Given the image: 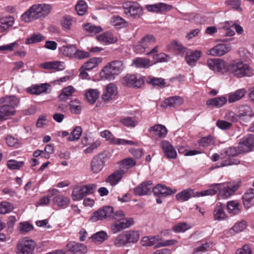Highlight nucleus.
<instances>
[{"label": "nucleus", "mask_w": 254, "mask_h": 254, "mask_svg": "<svg viewBox=\"0 0 254 254\" xmlns=\"http://www.w3.org/2000/svg\"><path fill=\"white\" fill-rule=\"evenodd\" d=\"M226 67L227 71L236 78L250 77L254 75V70L248 64L240 60L232 61Z\"/></svg>", "instance_id": "1"}, {"label": "nucleus", "mask_w": 254, "mask_h": 254, "mask_svg": "<svg viewBox=\"0 0 254 254\" xmlns=\"http://www.w3.org/2000/svg\"><path fill=\"white\" fill-rule=\"evenodd\" d=\"M50 9L51 6L49 4H34L22 14L21 19L25 22H30L47 16L50 12Z\"/></svg>", "instance_id": "2"}, {"label": "nucleus", "mask_w": 254, "mask_h": 254, "mask_svg": "<svg viewBox=\"0 0 254 254\" xmlns=\"http://www.w3.org/2000/svg\"><path fill=\"white\" fill-rule=\"evenodd\" d=\"M124 68V64L122 61L111 62L103 68L100 72V77L104 79L113 80L116 75L122 71Z\"/></svg>", "instance_id": "3"}, {"label": "nucleus", "mask_w": 254, "mask_h": 254, "mask_svg": "<svg viewBox=\"0 0 254 254\" xmlns=\"http://www.w3.org/2000/svg\"><path fill=\"white\" fill-rule=\"evenodd\" d=\"M243 152L240 150L239 145H238L237 148L234 147H229L220 154V158L222 159L221 166L224 167L239 164L240 161L237 159H234L233 157Z\"/></svg>", "instance_id": "4"}, {"label": "nucleus", "mask_w": 254, "mask_h": 254, "mask_svg": "<svg viewBox=\"0 0 254 254\" xmlns=\"http://www.w3.org/2000/svg\"><path fill=\"white\" fill-rule=\"evenodd\" d=\"M36 243L32 239L25 237L17 242L16 246V254H34Z\"/></svg>", "instance_id": "5"}, {"label": "nucleus", "mask_w": 254, "mask_h": 254, "mask_svg": "<svg viewBox=\"0 0 254 254\" xmlns=\"http://www.w3.org/2000/svg\"><path fill=\"white\" fill-rule=\"evenodd\" d=\"M96 188L94 184L77 186L72 190V198L74 201L81 200L85 196L94 193Z\"/></svg>", "instance_id": "6"}, {"label": "nucleus", "mask_w": 254, "mask_h": 254, "mask_svg": "<svg viewBox=\"0 0 254 254\" xmlns=\"http://www.w3.org/2000/svg\"><path fill=\"white\" fill-rule=\"evenodd\" d=\"M19 99L15 96H5L0 98L1 107L10 116L15 113V108L19 104Z\"/></svg>", "instance_id": "7"}, {"label": "nucleus", "mask_w": 254, "mask_h": 254, "mask_svg": "<svg viewBox=\"0 0 254 254\" xmlns=\"http://www.w3.org/2000/svg\"><path fill=\"white\" fill-rule=\"evenodd\" d=\"M49 196L52 197L53 205L62 208L67 207L70 202V198L60 194L59 190L53 189L49 190Z\"/></svg>", "instance_id": "8"}, {"label": "nucleus", "mask_w": 254, "mask_h": 254, "mask_svg": "<svg viewBox=\"0 0 254 254\" xmlns=\"http://www.w3.org/2000/svg\"><path fill=\"white\" fill-rule=\"evenodd\" d=\"M156 42L153 35L147 34L143 36L134 46V51L137 54H142L148 51L150 46Z\"/></svg>", "instance_id": "9"}, {"label": "nucleus", "mask_w": 254, "mask_h": 254, "mask_svg": "<svg viewBox=\"0 0 254 254\" xmlns=\"http://www.w3.org/2000/svg\"><path fill=\"white\" fill-rule=\"evenodd\" d=\"M124 13L128 17L137 18L142 14V8L138 3L127 2L123 6Z\"/></svg>", "instance_id": "10"}, {"label": "nucleus", "mask_w": 254, "mask_h": 254, "mask_svg": "<svg viewBox=\"0 0 254 254\" xmlns=\"http://www.w3.org/2000/svg\"><path fill=\"white\" fill-rule=\"evenodd\" d=\"M100 135L105 138L106 140L109 141L110 143L117 145H137L136 142H133L131 140H126L120 138H115L111 132L108 130H105L100 132Z\"/></svg>", "instance_id": "11"}, {"label": "nucleus", "mask_w": 254, "mask_h": 254, "mask_svg": "<svg viewBox=\"0 0 254 254\" xmlns=\"http://www.w3.org/2000/svg\"><path fill=\"white\" fill-rule=\"evenodd\" d=\"M222 185L220 188L218 198L219 199L226 198L233 194V193L238 189L239 186L234 183H225L221 184Z\"/></svg>", "instance_id": "12"}, {"label": "nucleus", "mask_w": 254, "mask_h": 254, "mask_svg": "<svg viewBox=\"0 0 254 254\" xmlns=\"http://www.w3.org/2000/svg\"><path fill=\"white\" fill-rule=\"evenodd\" d=\"M113 208L112 206H107L95 211L90 219L92 222H96L99 220H102L108 217L113 218Z\"/></svg>", "instance_id": "13"}, {"label": "nucleus", "mask_w": 254, "mask_h": 254, "mask_svg": "<svg viewBox=\"0 0 254 254\" xmlns=\"http://www.w3.org/2000/svg\"><path fill=\"white\" fill-rule=\"evenodd\" d=\"M107 157V152L104 151L93 157L91 162V169L94 173H98L103 168L104 160Z\"/></svg>", "instance_id": "14"}, {"label": "nucleus", "mask_w": 254, "mask_h": 254, "mask_svg": "<svg viewBox=\"0 0 254 254\" xmlns=\"http://www.w3.org/2000/svg\"><path fill=\"white\" fill-rule=\"evenodd\" d=\"M143 83L142 77L134 74H127L122 79V83L128 87H140Z\"/></svg>", "instance_id": "15"}, {"label": "nucleus", "mask_w": 254, "mask_h": 254, "mask_svg": "<svg viewBox=\"0 0 254 254\" xmlns=\"http://www.w3.org/2000/svg\"><path fill=\"white\" fill-rule=\"evenodd\" d=\"M239 145L243 153L251 151L254 148V135L248 134L241 139Z\"/></svg>", "instance_id": "16"}, {"label": "nucleus", "mask_w": 254, "mask_h": 254, "mask_svg": "<svg viewBox=\"0 0 254 254\" xmlns=\"http://www.w3.org/2000/svg\"><path fill=\"white\" fill-rule=\"evenodd\" d=\"M153 183L149 180L143 182L134 189V193L137 195H145L150 194L152 190Z\"/></svg>", "instance_id": "17"}, {"label": "nucleus", "mask_w": 254, "mask_h": 254, "mask_svg": "<svg viewBox=\"0 0 254 254\" xmlns=\"http://www.w3.org/2000/svg\"><path fill=\"white\" fill-rule=\"evenodd\" d=\"M164 155L168 159H174L177 157V153L174 146L167 140H163L160 143Z\"/></svg>", "instance_id": "18"}, {"label": "nucleus", "mask_w": 254, "mask_h": 254, "mask_svg": "<svg viewBox=\"0 0 254 254\" xmlns=\"http://www.w3.org/2000/svg\"><path fill=\"white\" fill-rule=\"evenodd\" d=\"M231 50V47L227 44H217L214 47L208 50L206 54L212 56H222Z\"/></svg>", "instance_id": "19"}, {"label": "nucleus", "mask_w": 254, "mask_h": 254, "mask_svg": "<svg viewBox=\"0 0 254 254\" xmlns=\"http://www.w3.org/2000/svg\"><path fill=\"white\" fill-rule=\"evenodd\" d=\"M148 131L152 136L155 138H164L167 133L166 127L161 124L155 125L148 129Z\"/></svg>", "instance_id": "20"}, {"label": "nucleus", "mask_w": 254, "mask_h": 254, "mask_svg": "<svg viewBox=\"0 0 254 254\" xmlns=\"http://www.w3.org/2000/svg\"><path fill=\"white\" fill-rule=\"evenodd\" d=\"M152 191L154 195L158 196H166L175 193L176 189H172L169 187L159 184L152 189Z\"/></svg>", "instance_id": "21"}, {"label": "nucleus", "mask_w": 254, "mask_h": 254, "mask_svg": "<svg viewBox=\"0 0 254 254\" xmlns=\"http://www.w3.org/2000/svg\"><path fill=\"white\" fill-rule=\"evenodd\" d=\"M134 223L133 219L132 218H129L127 219H123L119 221V222L112 225V231L113 233L116 234L121 231L123 229L128 228Z\"/></svg>", "instance_id": "22"}, {"label": "nucleus", "mask_w": 254, "mask_h": 254, "mask_svg": "<svg viewBox=\"0 0 254 254\" xmlns=\"http://www.w3.org/2000/svg\"><path fill=\"white\" fill-rule=\"evenodd\" d=\"M66 250L73 253L85 254L87 248L82 244L70 242L66 246Z\"/></svg>", "instance_id": "23"}, {"label": "nucleus", "mask_w": 254, "mask_h": 254, "mask_svg": "<svg viewBox=\"0 0 254 254\" xmlns=\"http://www.w3.org/2000/svg\"><path fill=\"white\" fill-rule=\"evenodd\" d=\"M207 65L210 69L215 72H220L225 67V63L221 59H208Z\"/></svg>", "instance_id": "24"}, {"label": "nucleus", "mask_w": 254, "mask_h": 254, "mask_svg": "<svg viewBox=\"0 0 254 254\" xmlns=\"http://www.w3.org/2000/svg\"><path fill=\"white\" fill-rule=\"evenodd\" d=\"M15 19L13 16H0V31L5 32L13 26Z\"/></svg>", "instance_id": "25"}, {"label": "nucleus", "mask_w": 254, "mask_h": 254, "mask_svg": "<svg viewBox=\"0 0 254 254\" xmlns=\"http://www.w3.org/2000/svg\"><path fill=\"white\" fill-rule=\"evenodd\" d=\"M238 117L239 120H245L254 116V113L252 108L247 105L239 107Z\"/></svg>", "instance_id": "26"}, {"label": "nucleus", "mask_w": 254, "mask_h": 254, "mask_svg": "<svg viewBox=\"0 0 254 254\" xmlns=\"http://www.w3.org/2000/svg\"><path fill=\"white\" fill-rule=\"evenodd\" d=\"M221 184H213L209 185V189L204 190L201 191L195 192L196 197L204 196L207 195H213L216 194L218 190H220Z\"/></svg>", "instance_id": "27"}, {"label": "nucleus", "mask_w": 254, "mask_h": 254, "mask_svg": "<svg viewBox=\"0 0 254 254\" xmlns=\"http://www.w3.org/2000/svg\"><path fill=\"white\" fill-rule=\"evenodd\" d=\"M117 93V88L116 85L113 83H110L106 87L102 95V99L104 100L112 99L116 96Z\"/></svg>", "instance_id": "28"}, {"label": "nucleus", "mask_w": 254, "mask_h": 254, "mask_svg": "<svg viewBox=\"0 0 254 254\" xmlns=\"http://www.w3.org/2000/svg\"><path fill=\"white\" fill-rule=\"evenodd\" d=\"M41 66L44 69H54L56 71L63 70L65 68L64 63L60 61L46 62L41 64Z\"/></svg>", "instance_id": "29"}, {"label": "nucleus", "mask_w": 254, "mask_h": 254, "mask_svg": "<svg viewBox=\"0 0 254 254\" xmlns=\"http://www.w3.org/2000/svg\"><path fill=\"white\" fill-rule=\"evenodd\" d=\"M96 39L104 44H113L117 41V38L110 32H105L97 36Z\"/></svg>", "instance_id": "30"}, {"label": "nucleus", "mask_w": 254, "mask_h": 254, "mask_svg": "<svg viewBox=\"0 0 254 254\" xmlns=\"http://www.w3.org/2000/svg\"><path fill=\"white\" fill-rule=\"evenodd\" d=\"M192 197H196L195 196V192L191 189L185 190L178 193L176 195V199L180 202H184L187 201Z\"/></svg>", "instance_id": "31"}, {"label": "nucleus", "mask_w": 254, "mask_h": 254, "mask_svg": "<svg viewBox=\"0 0 254 254\" xmlns=\"http://www.w3.org/2000/svg\"><path fill=\"white\" fill-rule=\"evenodd\" d=\"M124 173L125 172L123 170H117L109 176L106 179V182L110 183L112 186H115L121 180Z\"/></svg>", "instance_id": "32"}, {"label": "nucleus", "mask_w": 254, "mask_h": 254, "mask_svg": "<svg viewBox=\"0 0 254 254\" xmlns=\"http://www.w3.org/2000/svg\"><path fill=\"white\" fill-rule=\"evenodd\" d=\"M201 56V52L200 51H191L187 53L186 57V61L190 66H194Z\"/></svg>", "instance_id": "33"}, {"label": "nucleus", "mask_w": 254, "mask_h": 254, "mask_svg": "<svg viewBox=\"0 0 254 254\" xmlns=\"http://www.w3.org/2000/svg\"><path fill=\"white\" fill-rule=\"evenodd\" d=\"M183 99L179 96H176L166 99L163 102V105L166 107L176 108L183 103Z\"/></svg>", "instance_id": "34"}, {"label": "nucleus", "mask_w": 254, "mask_h": 254, "mask_svg": "<svg viewBox=\"0 0 254 254\" xmlns=\"http://www.w3.org/2000/svg\"><path fill=\"white\" fill-rule=\"evenodd\" d=\"M243 203L247 208H250L254 204V190L252 189L248 190L243 196Z\"/></svg>", "instance_id": "35"}, {"label": "nucleus", "mask_w": 254, "mask_h": 254, "mask_svg": "<svg viewBox=\"0 0 254 254\" xmlns=\"http://www.w3.org/2000/svg\"><path fill=\"white\" fill-rule=\"evenodd\" d=\"M247 92L245 88L239 89L228 95V102L232 103L242 99Z\"/></svg>", "instance_id": "36"}, {"label": "nucleus", "mask_w": 254, "mask_h": 254, "mask_svg": "<svg viewBox=\"0 0 254 254\" xmlns=\"http://www.w3.org/2000/svg\"><path fill=\"white\" fill-rule=\"evenodd\" d=\"M227 102V98L224 96H219L211 98L206 101L207 106H211L216 108H220Z\"/></svg>", "instance_id": "37"}, {"label": "nucleus", "mask_w": 254, "mask_h": 254, "mask_svg": "<svg viewBox=\"0 0 254 254\" xmlns=\"http://www.w3.org/2000/svg\"><path fill=\"white\" fill-rule=\"evenodd\" d=\"M160 240L161 238L158 235L152 237L145 236L142 238L140 243L142 246L150 247L156 245Z\"/></svg>", "instance_id": "38"}, {"label": "nucleus", "mask_w": 254, "mask_h": 254, "mask_svg": "<svg viewBox=\"0 0 254 254\" xmlns=\"http://www.w3.org/2000/svg\"><path fill=\"white\" fill-rule=\"evenodd\" d=\"M48 86L49 85L47 83L36 85L32 87L28 88L27 91L32 94L39 95L46 92Z\"/></svg>", "instance_id": "39"}, {"label": "nucleus", "mask_w": 254, "mask_h": 254, "mask_svg": "<svg viewBox=\"0 0 254 254\" xmlns=\"http://www.w3.org/2000/svg\"><path fill=\"white\" fill-rule=\"evenodd\" d=\"M214 218L216 220H222L225 219L226 215L224 211V207L222 203L216 204L213 212Z\"/></svg>", "instance_id": "40"}, {"label": "nucleus", "mask_w": 254, "mask_h": 254, "mask_svg": "<svg viewBox=\"0 0 254 254\" xmlns=\"http://www.w3.org/2000/svg\"><path fill=\"white\" fill-rule=\"evenodd\" d=\"M101 62V58H91L83 64L81 69L90 70L96 67Z\"/></svg>", "instance_id": "41"}, {"label": "nucleus", "mask_w": 254, "mask_h": 254, "mask_svg": "<svg viewBox=\"0 0 254 254\" xmlns=\"http://www.w3.org/2000/svg\"><path fill=\"white\" fill-rule=\"evenodd\" d=\"M167 48L168 50H174L179 54L183 55L186 52V49L183 46L181 43L174 40L168 44Z\"/></svg>", "instance_id": "42"}, {"label": "nucleus", "mask_w": 254, "mask_h": 254, "mask_svg": "<svg viewBox=\"0 0 254 254\" xmlns=\"http://www.w3.org/2000/svg\"><path fill=\"white\" fill-rule=\"evenodd\" d=\"M124 233L128 244H134L136 243L139 239L140 235L138 231L129 230L126 231Z\"/></svg>", "instance_id": "43"}, {"label": "nucleus", "mask_w": 254, "mask_h": 254, "mask_svg": "<svg viewBox=\"0 0 254 254\" xmlns=\"http://www.w3.org/2000/svg\"><path fill=\"white\" fill-rule=\"evenodd\" d=\"M74 90V88L72 86H68L64 88L59 95L60 100L64 101L69 99L72 96Z\"/></svg>", "instance_id": "44"}, {"label": "nucleus", "mask_w": 254, "mask_h": 254, "mask_svg": "<svg viewBox=\"0 0 254 254\" xmlns=\"http://www.w3.org/2000/svg\"><path fill=\"white\" fill-rule=\"evenodd\" d=\"M76 47L75 45H68L62 46L60 48L59 50L60 53L63 55L69 57H73Z\"/></svg>", "instance_id": "45"}, {"label": "nucleus", "mask_w": 254, "mask_h": 254, "mask_svg": "<svg viewBox=\"0 0 254 254\" xmlns=\"http://www.w3.org/2000/svg\"><path fill=\"white\" fill-rule=\"evenodd\" d=\"M133 64L138 68H148L150 66V61L143 58H136L133 60Z\"/></svg>", "instance_id": "46"}, {"label": "nucleus", "mask_w": 254, "mask_h": 254, "mask_svg": "<svg viewBox=\"0 0 254 254\" xmlns=\"http://www.w3.org/2000/svg\"><path fill=\"white\" fill-rule=\"evenodd\" d=\"M99 92L97 89H90L85 93L87 101L93 104L99 97Z\"/></svg>", "instance_id": "47"}, {"label": "nucleus", "mask_w": 254, "mask_h": 254, "mask_svg": "<svg viewBox=\"0 0 254 254\" xmlns=\"http://www.w3.org/2000/svg\"><path fill=\"white\" fill-rule=\"evenodd\" d=\"M168 6H170L164 3H159L154 4L146 5L145 7L150 12H158L167 9V7Z\"/></svg>", "instance_id": "48"}, {"label": "nucleus", "mask_w": 254, "mask_h": 254, "mask_svg": "<svg viewBox=\"0 0 254 254\" xmlns=\"http://www.w3.org/2000/svg\"><path fill=\"white\" fill-rule=\"evenodd\" d=\"M227 208L229 213L235 215L240 212L239 204L235 200L228 201L227 204Z\"/></svg>", "instance_id": "49"}, {"label": "nucleus", "mask_w": 254, "mask_h": 254, "mask_svg": "<svg viewBox=\"0 0 254 254\" xmlns=\"http://www.w3.org/2000/svg\"><path fill=\"white\" fill-rule=\"evenodd\" d=\"M45 39L44 36L41 34H33L26 39V44H33L40 42Z\"/></svg>", "instance_id": "50"}, {"label": "nucleus", "mask_w": 254, "mask_h": 254, "mask_svg": "<svg viewBox=\"0 0 254 254\" xmlns=\"http://www.w3.org/2000/svg\"><path fill=\"white\" fill-rule=\"evenodd\" d=\"M69 108L72 113L79 114L82 109L81 104L78 100H74L70 102Z\"/></svg>", "instance_id": "51"}, {"label": "nucleus", "mask_w": 254, "mask_h": 254, "mask_svg": "<svg viewBox=\"0 0 254 254\" xmlns=\"http://www.w3.org/2000/svg\"><path fill=\"white\" fill-rule=\"evenodd\" d=\"M114 245L117 247L127 246L128 244L125 233L117 236L114 242Z\"/></svg>", "instance_id": "52"}, {"label": "nucleus", "mask_w": 254, "mask_h": 254, "mask_svg": "<svg viewBox=\"0 0 254 254\" xmlns=\"http://www.w3.org/2000/svg\"><path fill=\"white\" fill-rule=\"evenodd\" d=\"M198 143L200 146L206 147L214 144L215 143V140L212 136L208 135L202 137L198 140Z\"/></svg>", "instance_id": "53"}, {"label": "nucleus", "mask_w": 254, "mask_h": 254, "mask_svg": "<svg viewBox=\"0 0 254 254\" xmlns=\"http://www.w3.org/2000/svg\"><path fill=\"white\" fill-rule=\"evenodd\" d=\"M148 82L154 86L164 87L165 86V81L164 78L158 77H149Z\"/></svg>", "instance_id": "54"}, {"label": "nucleus", "mask_w": 254, "mask_h": 254, "mask_svg": "<svg viewBox=\"0 0 254 254\" xmlns=\"http://www.w3.org/2000/svg\"><path fill=\"white\" fill-rule=\"evenodd\" d=\"M91 238L95 242L102 243L108 239V235L104 231H100L93 234Z\"/></svg>", "instance_id": "55"}, {"label": "nucleus", "mask_w": 254, "mask_h": 254, "mask_svg": "<svg viewBox=\"0 0 254 254\" xmlns=\"http://www.w3.org/2000/svg\"><path fill=\"white\" fill-rule=\"evenodd\" d=\"M85 30L89 33L96 34L101 32L103 29L100 26H95L91 23L85 24L84 26Z\"/></svg>", "instance_id": "56"}, {"label": "nucleus", "mask_w": 254, "mask_h": 254, "mask_svg": "<svg viewBox=\"0 0 254 254\" xmlns=\"http://www.w3.org/2000/svg\"><path fill=\"white\" fill-rule=\"evenodd\" d=\"M81 133L82 129L81 127H76L72 130L71 134L70 135L69 137L67 138V140L72 141L75 140H77L79 138L80 136H81Z\"/></svg>", "instance_id": "57"}, {"label": "nucleus", "mask_w": 254, "mask_h": 254, "mask_svg": "<svg viewBox=\"0 0 254 254\" xmlns=\"http://www.w3.org/2000/svg\"><path fill=\"white\" fill-rule=\"evenodd\" d=\"M13 208V205L9 202L3 201L0 203V214L9 213Z\"/></svg>", "instance_id": "58"}, {"label": "nucleus", "mask_w": 254, "mask_h": 254, "mask_svg": "<svg viewBox=\"0 0 254 254\" xmlns=\"http://www.w3.org/2000/svg\"><path fill=\"white\" fill-rule=\"evenodd\" d=\"M190 228V226L186 222L178 223L173 227V230L176 233H181L186 231Z\"/></svg>", "instance_id": "59"}, {"label": "nucleus", "mask_w": 254, "mask_h": 254, "mask_svg": "<svg viewBox=\"0 0 254 254\" xmlns=\"http://www.w3.org/2000/svg\"><path fill=\"white\" fill-rule=\"evenodd\" d=\"M87 4L85 1H79L75 5V9L79 15H83L87 10Z\"/></svg>", "instance_id": "60"}, {"label": "nucleus", "mask_w": 254, "mask_h": 254, "mask_svg": "<svg viewBox=\"0 0 254 254\" xmlns=\"http://www.w3.org/2000/svg\"><path fill=\"white\" fill-rule=\"evenodd\" d=\"M247 227V223L245 220L236 223L232 229L236 233H239L244 230Z\"/></svg>", "instance_id": "61"}, {"label": "nucleus", "mask_w": 254, "mask_h": 254, "mask_svg": "<svg viewBox=\"0 0 254 254\" xmlns=\"http://www.w3.org/2000/svg\"><path fill=\"white\" fill-rule=\"evenodd\" d=\"M72 23V18L68 15L64 16L61 21L63 27L66 30H69Z\"/></svg>", "instance_id": "62"}, {"label": "nucleus", "mask_w": 254, "mask_h": 254, "mask_svg": "<svg viewBox=\"0 0 254 254\" xmlns=\"http://www.w3.org/2000/svg\"><path fill=\"white\" fill-rule=\"evenodd\" d=\"M224 119L228 122L235 123L239 119L238 115L232 111H229L226 113L224 116Z\"/></svg>", "instance_id": "63"}, {"label": "nucleus", "mask_w": 254, "mask_h": 254, "mask_svg": "<svg viewBox=\"0 0 254 254\" xmlns=\"http://www.w3.org/2000/svg\"><path fill=\"white\" fill-rule=\"evenodd\" d=\"M23 164V161H18L15 160H10L7 162V166L11 170L19 169Z\"/></svg>", "instance_id": "64"}]
</instances>
